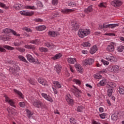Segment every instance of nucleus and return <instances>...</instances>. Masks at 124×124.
Instances as JSON below:
<instances>
[{"instance_id":"nucleus-12","label":"nucleus","mask_w":124,"mask_h":124,"mask_svg":"<svg viewBox=\"0 0 124 124\" xmlns=\"http://www.w3.org/2000/svg\"><path fill=\"white\" fill-rule=\"evenodd\" d=\"M75 67H76L78 72H79L80 73H82L83 72V68L81 65L78 64H76L75 65Z\"/></svg>"},{"instance_id":"nucleus-61","label":"nucleus","mask_w":124,"mask_h":124,"mask_svg":"<svg viewBox=\"0 0 124 124\" xmlns=\"http://www.w3.org/2000/svg\"><path fill=\"white\" fill-rule=\"evenodd\" d=\"M19 106H20V107H22V108H24V107H25V103L24 102H21L20 103H19Z\"/></svg>"},{"instance_id":"nucleus-50","label":"nucleus","mask_w":124,"mask_h":124,"mask_svg":"<svg viewBox=\"0 0 124 124\" xmlns=\"http://www.w3.org/2000/svg\"><path fill=\"white\" fill-rule=\"evenodd\" d=\"M12 33H13V34H14V35H15V36H20V34H17V32H16V31H15L13 30H12L11 32Z\"/></svg>"},{"instance_id":"nucleus-64","label":"nucleus","mask_w":124,"mask_h":124,"mask_svg":"<svg viewBox=\"0 0 124 124\" xmlns=\"http://www.w3.org/2000/svg\"><path fill=\"white\" fill-rule=\"evenodd\" d=\"M98 6H99V7H106V6H105L104 5V3H101L98 5Z\"/></svg>"},{"instance_id":"nucleus-15","label":"nucleus","mask_w":124,"mask_h":124,"mask_svg":"<svg viewBox=\"0 0 124 124\" xmlns=\"http://www.w3.org/2000/svg\"><path fill=\"white\" fill-rule=\"evenodd\" d=\"M72 11H74V10L71 9H63V10H62L61 12L64 14H67L70 13V12H72Z\"/></svg>"},{"instance_id":"nucleus-10","label":"nucleus","mask_w":124,"mask_h":124,"mask_svg":"<svg viewBox=\"0 0 124 124\" xmlns=\"http://www.w3.org/2000/svg\"><path fill=\"white\" fill-rule=\"evenodd\" d=\"M113 92H114V87L109 86L108 87V95L110 97L112 96V94L113 93Z\"/></svg>"},{"instance_id":"nucleus-32","label":"nucleus","mask_w":124,"mask_h":124,"mask_svg":"<svg viewBox=\"0 0 124 124\" xmlns=\"http://www.w3.org/2000/svg\"><path fill=\"white\" fill-rule=\"evenodd\" d=\"M30 43H31V44H34L35 45H37V44H39V40L36 39L35 40H31L30 41Z\"/></svg>"},{"instance_id":"nucleus-27","label":"nucleus","mask_w":124,"mask_h":124,"mask_svg":"<svg viewBox=\"0 0 124 124\" xmlns=\"http://www.w3.org/2000/svg\"><path fill=\"white\" fill-rule=\"evenodd\" d=\"M62 54L59 53L55 55L53 57H52V59L54 61H56V60H58V59H60L62 57Z\"/></svg>"},{"instance_id":"nucleus-53","label":"nucleus","mask_w":124,"mask_h":124,"mask_svg":"<svg viewBox=\"0 0 124 124\" xmlns=\"http://www.w3.org/2000/svg\"><path fill=\"white\" fill-rule=\"evenodd\" d=\"M101 62H103L104 65H108V64H109V62H108V61H105L103 59L101 60Z\"/></svg>"},{"instance_id":"nucleus-19","label":"nucleus","mask_w":124,"mask_h":124,"mask_svg":"<svg viewBox=\"0 0 124 124\" xmlns=\"http://www.w3.org/2000/svg\"><path fill=\"white\" fill-rule=\"evenodd\" d=\"M96 51H97L96 46H94L92 48H91L90 54H91V55H93V54H94Z\"/></svg>"},{"instance_id":"nucleus-3","label":"nucleus","mask_w":124,"mask_h":124,"mask_svg":"<svg viewBox=\"0 0 124 124\" xmlns=\"http://www.w3.org/2000/svg\"><path fill=\"white\" fill-rule=\"evenodd\" d=\"M93 62H94V60L92 58H90L83 60L82 62V64H83V65H92Z\"/></svg>"},{"instance_id":"nucleus-26","label":"nucleus","mask_w":124,"mask_h":124,"mask_svg":"<svg viewBox=\"0 0 124 124\" xmlns=\"http://www.w3.org/2000/svg\"><path fill=\"white\" fill-rule=\"evenodd\" d=\"M80 27V25L78 23H75L73 25V31H78L79 28Z\"/></svg>"},{"instance_id":"nucleus-24","label":"nucleus","mask_w":124,"mask_h":124,"mask_svg":"<svg viewBox=\"0 0 124 124\" xmlns=\"http://www.w3.org/2000/svg\"><path fill=\"white\" fill-rule=\"evenodd\" d=\"M66 100L69 103V104H70V105H73V100L69 98L68 96L66 97Z\"/></svg>"},{"instance_id":"nucleus-60","label":"nucleus","mask_w":124,"mask_h":124,"mask_svg":"<svg viewBox=\"0 0 124 124\" xmlns=\"http://www.w3.org/2000/svg\"><path fill=\"white\" fill-rule=\"evenodd\" d=\"M17 50H18V51H19V52H25V51H26V50L22 47H18V48H16Z\"/></svg>"},{"instance_id":"nucleus-48","label":"nucleus","mask_w":124,"mask_h":124,"mask_svg":"<svg viewBox=\"0 0 124 124\" xmlns=\"http://www.w3.org/2000/svg\"><path fill=\"white\" fill-rule=\"evenodd\" d=\"M84 109V107L80 106H78L77 108V111L78 112H81L83 111V109Z\"/></svg>"},{"instance_id":"nucleus-1","label":"nucleus","mask_w":124,"mask_h":124,"mask_svg":"<svg viewBox=\"0 0 124 124\" xmlns=\"http://www.w3.org/2000/svg\"><path fill=\"white\" fill-rule=\"evenodd\" d=\"M9 71L10 72H12V74L15 75V76H17V75H19L20 67L17 65H15V66L10 67Z\"/></svg>"},{"instance_id":"nucleus-41","label":"nucleus","mask_w":124,"mask_h":124,"mask_svg":"<svg viewBox=\"0 0 124 124\" xmlns=\"http://www.w3.org/2000/svg\"><path fill=\"white\" fill-rule=\"evenodd\" d=\"M39 50L41 52H44V53L48 52V48H47L39 47Z\"/></svg>"},{"instance_id":"nucleus-2","label":"nucleus","mask_w":124,"mask_h":124,"mask_svg":"<svg viewBox=\"0 0 124 124\" xmlns=\"http://www.w3.org/2000/svg\"><path fill=\"white\" fill-rule=\"evenodd\" d=\"M91 32L89 30H79L78 32V35L81 38H84L85 36L89 35V33Z\"/></svg>"},{"instance_id":"nucleus-39","label":"nucleus","mask_w":124,"mask_h":124,"mask_svg":"<svg viewBox=\"0 0 124 124\" xmlns=\"http://www.w3.org/2000/svg\"><path fill=\"white\" fill-rule=\"evenodd\" d=\"M124 46H120L117 47V51L119 53H121L124 51Z\"/></svg>"},{"instance_id":"nucleus-5","label":"nucleus","mask_w":124,"mask_h":124,"mask_svg":"<svg viewBox=\"0 0 124 124\" xmlns=\"http://www.w3.org/2000/svg\"><path fill=\"white\" fill-rule=\"evenodd\" d=\"M20 14L23 16H32L34 14L33 12H26L25 11H21Z\"/></svg>"},{"instance_id":"nucleus-62","label":"nucleus","mask_w":124,"mask_h":124,"mask_svg":"<svg viewBox=\"0 0 124 124\" xmlns=\"http://www.w3.org/2000/svg\"><path fill=\"white\" fill-rule=\"evenodd\" d=\"M45 46L47 47L48 48H50L51 47V43L50 42H46L45 44Z\"/></svg>"},{"instance_id":"nucleus-6","label":"nucleus","mask_w":124,"mask_h":124,"mask_svg":"<svg viewBox=\"0 0 124 124\" xmlns=\"http://www.w3.org/2000/svg\"><path fill=\"white\" fill-rule=\"evenodd\" d=\"M121 1L118 0H115L111 2V5L114 6L115 7H119L121 5Z\"/></svg>"},{"instance_id":"nucleus-42","label":"nucleus","mask_w":124,"mask_h":124,"mask_svg":"<svg viewBox=\"0 0 124 124\" xmlns=\"http://www.w3.org/2000/svg\"><path fill=\"white\" fill-rule=\"evenodd\" d=\"M109 28L113 29V28H116V27H118L119 24H108Z\"/></svg>"},{"instance_id":"nucleus-45","label":"nucleus","mask_w":124,"mask_h":124,"mask_svg":"<svg viewBox=\"0 0 124 124\" xmlns=\"http://www.w3.org/2000/svg\"><path fill=\"white\" fill-rule=\"evenodd\" d=\"M82 46L83 47H90L91 46V44L89 42H85L81 44Z\"/></svg>"},{"instance_id":"nucleus-17","label":"nucleus","mask_w":124,"mask_h":124,"mask_svg":"<svg viewBox=\"0 0 124 124\" xmlns=\"http://www.w3.org/2000/svg\"><path fill=\"white\" fill-rule=\"evenodd\" d=\"M26 58H27L28 61H29V62H34V59L30 54L26 55Z\"/></svg>"},{"instance_id":"nucleus-55","label":"nucleus","mask_w":124,"mask_h":124,"mask_svg":"<svg viewBox=\"0 0 124 124\" xmlns=\"http://www.w3.org/2000/svg\"><path fill=\"white\" fill-rule=\"evenodd\" d=\"M74 82L77 84V85H81V81L78 79H74Z\"/></svg>"},{"instance_id":"nucleus-31","label":"nucleus","mask_w":124,"mask_h":124,"mask_svg":"<svg viewBox=\"0 0 124 124\" xmlns=\"http://www.w3.org/2000/svg\"><path fill=\"white\" fill-rule=\"evenodd\" d=\"M14 92H15V93H17V94L19 95V96H20V97H21V98H24V97H23V93H22L21 92L18 91L16 89H14Z\"/></svg>"},{"instance_id":"nucleus-16","label":"nucleus","mask_w":124,"mask_h":124,"mask_svg":"<svg viewBox=\"0 0 124 124\" xmlns=\"http://www.w3.org/2000/svg\"><path fill=\"white\" fill-rule=\"evenodd\" d=\"M46 29V26H45V25H41L36 27V31H44Z\"/></svg>"},{"instance_id":"nucleus-9","label":"nucleus","mask_w":124,"mask_h":124,"mask_svg":"<svg viewBox=\"0 0 124 124\" xmlns=\"http://www.w3.org/2000/svg\"><path fill=\"white\" fill-rule=\"evenodd\" d=\"M4 97H5V101H6V102H8L11 106L15 107V105H14V102H13L12 100H9V97H7L6 95L4 96Z\"/></svg>"},{"instance_id":"nucleus-25","label":"nucleus","mask_w":124,"mask_h":124,"mask_svg":"<svg viewBox=\"0 0 124 124\" xmlns=\"http://www.w3.org/2000/svg\"><path fill=\"white\" fill-rule=\"evenodd\" d=\"M25 48L26 49H31V50H35V46L32 45H26Z\"/></svg>"},{"instance_id":"nucleus-52","label":"nucleus","mask_w":124,"mask_h":124,"mask_svg":"<svg viewBox=\"0 0 124 124\" xmlns=\"http://www.w3.org/2000/svg\"><path fill=\"white\" fill-rule=\"evenodd\" d=\"M37 5L39 7H43V4H42V2L40 1H38L37 3Z\"/></svg>"},{"instance_id":"nucleus-58","label":"nucleus","mask_w":124,"mask_h":124,"mask_svg":"<svg viewBox=\"0 0 124 124\" xmlns=\"http://www.w3.org/2000/svg\"><path fill=\"white\" fill-rule=\"evenodd\" d=\"M8 113H11L12 115H14V114H15V109L12 108L10 111H8Z\"/></svg>"},{"instance_id":"nucleus-44","label":"nucleus","mask_w":124,"mask_h":124,"mask_svg":"<svg viewBox=\"0 0 124 124\" xmlns=\"http://www.w3.org/2000/svg\"><path fill=\"white\" fill-rule=\"evenodd\" d=\"M8 63H9V64H11L12 65H13V66H15V65H17L15 61L13 60H11L8 62Z\"/></svg>"},{"instance_id":"nucleus-34","label":"nucleus","mask_w":124,"mask_h":124,"mask_svg":"<svg viewBox=\"0 0 124 124\" xmlns=\"http://www.w3.org/2000/svg\"><path fill=\"white\" fill-rule=\"evenodd\" d=\"M3 48H5V49H6L7 50H10V51L14 50V47L7 45H4Z\"/></svg>"},{"instance_id":"nucleus-22","label":"nucleus","mask_w":124,"mask_h":124,"mask_svg":"<svg viewBox=\"0 0 124 124\" xmlns=\"http://www.w3.org/2000/svg\"><path fill=\"white\" fill-rule=\"evenodd\" d=\"M61 15H60V13L58 12H55L52 14L51 15V19H54V18H58L60 17Z\"/></svg>"},{"instance_id":"nucleus-56","label":"nucleus","mask_w":124,"mask_h":124,"mask_svg":"<svg viewBox=\"0 0 124 124\" xmlns=\"http://www.w3.org/2000/svg\"><path fill=\"white\" fill-rule=\"evenodd\" d=\"M0 7H2V8H5V9L7 8V7H6V5H5V4L1 2H0Z\"/></svg>"},{"instance_id":"nucleus-47","label":"nucleus","mask_w":124,"mask_h":124,"mask_svg":"<svg viewBox=\"0 0 124 124\" xmlns=\"http://www.w3.org/2000/svg\"><path fill=\"white\" fill-rule=\"evenodd\" d=\"M33 21L34 22H36L37 23H41L43 22V19L41 18H35L34 19H33Z\"/></svg>"},{"instance_id":"nucleus-46","label":"nucleus","mask_w":124,"mask_h":124,"mask_svg":"<svg viewBox=\"0 0 124 124\" xmlns=\"http://www.w3.org/2000/svg\"><path fill=\"white\" fill-rule=\"evenodd\" d=\"M69 6H72V7H75L76 6V3L73 2H70L68 3Z\"/></svg>"},{"instance_id":"nucleus-33","label":"nucleus","mask_w":124,"mask_h":124,"mask_svg":"<svg viewBox=\"0 0 124 124\" xmlns=\"http://www.w3.org/2000/svg\"><path fill=\"white\" fill-rule=\"evenodd\" d=\"M53 84L55 85V86H56L58 89H61V88H62V85L60 84L59 81H53Z\"/></svg>"},{"instance_id":"nucleus-14","label":"nucleus","mask_w":124,"mask_h":124,"mask_svg":"<svg viewBox=\"0 0 124 124\" xmlns=\"http://www.w3.org/2000/svg\"><path fill=\"white\" fill-rule=\"evenodd\" d=\"M38 82L40 83V84L43 85V86H46V85H47V81H46L45 79L42 78H38Z\"/></svg>"},{"instance_id":"nucleus-57","label":"nucleus","mask_w":124,"mask_h":124,"mask_svg":"<svg viewBox=\"0 0 124 124\" xmlns=\"http://www.w3.org/2000/svg\"><path fill=\"white\" fill-rule=\"evenodd\" d=\"M29 83L31 85H35V80H32L31 79L29 80Z\"/></svg>"},{"instance_id":"nucleus-63","label":"nucleus","mask_w":124,"mask_h":124,"mask_svg":"<svg viewBox=\"0 0 124 124\" xmlns=\"http://www.w3.org/2000/svg\"><path fill=\"white\" fill-rule=\"evenodd\" d=\"M105 35H108V36H115V33H106Z\"/></svg>"},{"instance_id":"nucleus-36","label":"nucleus","mask_w":124,"mask_h":124,"mask_svg":"<svg viewBox=\"0 0 124 124\" xmlns=\"http://www.w3.org/2000/svg\"><path fill=\"white\" fill-rule=\"evenodd\" d=\"M111 118L112 121H117L118 119V115H117V114L114 113L111 115Z\"/></svg>"},{"instance_id":"nucleus-18","label":"nucleus","mask_w":124,"mask_h":124,"mask_svg":"<svg viewBox=\"0 0 124 124\" xmlns=\"http://www.w3.org/2000/svg\"><path fill=\"white\" fill-rule=\"evenodd\" d=\"M75 92L74 93L75 96H76L77 97H80V93H82V91L81 90H79V89H77L76 90H75Z\"/></svg>"},{"instance_id":"nucleus-40","label":"nucleus","mask_w":124,"mask_h":124,"mask_svg":"<svg viewBox=\"0 0 124 124\" xmlns=\"http://www.w3.org/2000/svg\"><path fill=\"white\" fill-rule=\"evenodd\" d=\"M25 8L26 9H32V10H36V8L34 6L28 5V6H25Z\"/></svg>"},{"instance_id":"nucleus-59","label":"nucleus","mask_w":124,"mask_h":124,"mask_svg":"<svg viewBox=\"0 0 124 124\" xmlns=\"http://www.w3.org/2000/svg\"><path fill=\"white\" fill-rule=\"evenodd\" d=\"M58 0H52V3L53 5H57V4H58Z\"/></svg>"},{"instance_id":"nucleus-11","label":"nucleus","mask_w":124,"mask_h":124,"mask_svg":"<svg viewBox=\"0 0 124 124\" xmlns=\"http://www.w3.org/2000/svg\"><path fill=\"white\" fill-rule=\"evenodd\" d=\"M48 35H49V36H52V37H55L56 36H57L58 35V34H59V32H55V31H49L48 32Z\"/></svg>"},{"instance_id":"nucleus-4","label":"nucleus","mask_w":124,"mask_h":124,"mask_svg":"<svg viewBox=\"0 0 124 124\" xmlns=\"http://www.w3.org/2000/svg\"><path fill=\"white\" fill-rule=\"evenodd\" d=\"M32 105L34 107H36L37 108H40L42 106H43V104L40 101H38L35 100L32 102Z\"/></svg>"},{"instance_id":"nucleus-43","label":"nucleus","mask_w":124,"mask_h":124,"mask_svg":"<svg viewBox=\"0 0 124 124\" xmlns=\"http://www.w3.org/2000/svg\"><path fill=\"white\" fill-rule=\"evenodd\" d=\"M70 123L72 124H77V122L76 120L74 119V118H71L70 119Z\"/></svg>"},{"instance_id":"nucleus-35","label":"nucleus","mask_w":124,"mask_h":124,"mask_svg":"<svg viewBox=\"0 0 124 124\" xmlns=\"http://www.w3.org/2000/svg\"><path fill=\"white\" fill-rule=\"evenodd\" d=\"M118 70H119V67L118 66H112L111 67V71H113V72H117Z\"/></svg>"},{"instance_id":"nucleus-37","label":"nucleus","mask_w":124,"mask_h":124,"mask_svg":"<svg viewBox=\"0 0 124 124\" xmlns=\"http://www.w3.org/2000/svg\"><path fill=\"white\" fill-rule=\"evenodd\" d=\"M0 39H1L3 41H7L9 40V37L8 35H4L3 36H2L0 38Z\"/></svg>"},{"instance_id":"nucleus-49","label":"nucleus","mask_w":124,"mask_h":124,"mask_svg":"<svg viewBox=\"0 0 124 124\" xmlns=\"http://www.w3.org/2000/svg\"><path fill=\"white\" fill-rule=\"evenodd\" d=\"M14 8L16 9V10H21L20 9V5L19 4H16L14 6Z\"/></svg>"},{"instance_id":"nucleus-30","label":"nucleus","mask_w":124,"mask_h":124,"mask_svg":"<svg viewBox=\"0 0 124 124\" xmlns=\"http://www.w3.org/2000/svg\"><path fill=\"white\" fill-rule=\"evenodd\" d=\"M27 115L28 116V118L31 120L32 118V115H33L30 110L27 109Z\"/></svg>"},{"instance_id":"nucleus-28","label":"nucleus","mask_w":124,"mask_h":124,"mask_svg":"<svg viewBox=\"0 0 124 124\" xmlns=\"http://www.w3.org/2000/svg\"><path fill=\"white\" fill-rule=\"evenodd\" d=\"M106 59L108 62H116L115 60H116L114 56H109V57H107Z\"/></svg>"},{"instance_id":"nucleus-21","label":"nucleus","mask_w":124,"mask_h":124,"mask_svg":"<svg viewBox=\"0 0 124 124\" xmlns=\"http://www.w3.org/2000/svg\"><path fill=\"white\" fill-rule=\"evenodd\" d=\"M118 92H119L120 94H124V87L122 86L119 87L117 89Z\"/></svg>"},{"instance_id":"nucleus-20","label":"nucleus","mask_w":124,"mask_h":124,"mask_svg":"<svg viewBox=\"0 0 124 124\" xmlns=\"http://www.w3.org/2000/svg\"><path fill=\"white\" fill-rule=\"evenodd\" d=\"M107 83H108V80L105 78H104L100 81L99 84L101 85V86H105Z\"/></svg>"},{"instance_id":"nucleus-23","label":"nucleus","mask_w":124,"mask_h":124,"mask_svg":"<svg viewBox=\"0 0 124 124\" xmlns=\"http://www.w3.org/2000/svg\"><path fill=\"white\" fill-rule=\"evenodd\" d=\"M67 61L69 63H71V64H73L75 63V62H76V59L70 58L68 59Z\"/></svg>"},{"instance_id":"nucleus-8","label":"nucleus","mask_w":124,"mask_h":124,"mask_svg":"<svg viewBox=\"0 0 124 124\" xmlns=\"http://www.w3.org/2000/svg\"><path fill=\"white\" fill-rule=\"evenodd\" d=\"M42 95L43 97H44V98L46 99V100H48V101H50V102H53V99L49 95H47V94L44 93H42Z\"/></svg>"},{"instance_id":"nucleus-51","label":"nucleus","mask_w":124,"mask_h":124,"mask_svg":"<svg viewBox=\"0 0 124 124\" xmlns=\"http://www.w3.org/2000/svg\"><path fill=\"white\" fill-rule=\"evenodd\" d=\"M11 31H12V30L11 29H9L8 28H6L5 29L3 30V32H11Z\"/></svg>"},{"instance_id":"nucleus-7","label":"nucleus","mask_w":124,"mask_h":124,"mask_svg":"<svg viewBox=\"0 0 124 124\" xmlns=\"http://www.w3.org/2000/svg\"><path fill=\"white\" fill-rule=\"evenodd\" d=\"M113 44L114 43L112 42L111 44L108 45V46L107 50L108 51V52H114V51H115V48H114Z\"/></svg>"},{"instance_id":"nucleus-29","label":"nucleus","mask_w":124,"mask_h":124,"mask_svg":"<svg viewBox=\"0 0 124 124\" xmlns=\"http://www.w3.org/2000/svg\"><path fill=\"white\" fill-rule=\"evenodd\" d=\"M56 72L59 73L62 70V66L60 64H57L55 66Z\"/></svg>"},{"instance_id":"nucleus-38","label":"nucleus","mask_w":124,"mask_h":124,"mask_svg":"<svg viewBox=\"0 0 124 124\" xmlns=\"http://www.w3.org/2000/svg\"><path fill=\"white\" fill-rule=\"evenodd\" d=\"M18 59H19V60H20L21 62H28V61H27V60H26V58H25V57H24V56L22 55L19 56Z\"/></svg>"},{"instance_id":"nucleus-54","label":"nucleus","mask_w":124,"mask_h":124,"mask_svg":"<svg viewBox=\"0 0 124 124\" xmlns=\"http://www.w3.org/2000/svg\"><path fill=\"white\" fill-rule=\"evenodd\" d=\"M99 117L101 118V119H105V118H106V114L102 113L99 114Z\"/></svg>"},{"instance_id":"nucleus-13","label":"nucleus","mask_w":124,"mask_h":124,"mask_svg":"<svg viewBox=\"0 0 124 124\" xmlns=\"http://www.w3.org/2000/svg\"><path fill=\"white\" fill-rule=\"evenodd\" d=\"M93 6L91 5L89 6L87 8L85 9L84 12L85 13H87V14H88V13H90V12H93Z\"/></svg>"}]
</instances>
